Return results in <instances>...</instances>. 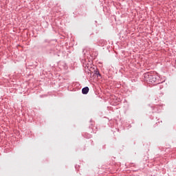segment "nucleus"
Here are the masks:
<instances>
[{
    "instance_id": "1",
    "label": "nucleus",
    "mask_w": 176,
    "mask_h": 176,
    "mask_svg": "<svg viewBox=\"0 0 176 176\" xmlns=\"http://www.w3.org/2000/svg\"><path fill=\"white\" fill-rule=\"evenodd\" d=\"M144 78H146V80L148 82H151L152 83V82H155V80H156V78H153V76L149 74V73H146L144 74Z\"/></svg>"
},
{
    "instance_id": "2",
    "label": "nucleus",
    "mask_w": 176,
    "mask_h": 176,
    "mask_svg": "<svg viewBox=\"0 0 176 176\" xmlns=\"http://www.w3.org/2000/svg\"><path fill=\"white\" fill-rule=\"evenodd\" d=\"M82 94H87V93H89V88L87 87H84L82 89Z\"/></svg>"
},
{
    "instance_id": "3",
    "label": "nucleus",
    "mask_w": 176,
    "mask_h": 176,
    "mask_svg": "<svg viewBox=\"0 0 176 176\" xmlns=\"http://www.w3.org/2000/svg\"><path fill=\"white\" fill-rule=\"evenodd\" d=\"M96 74H97L98 75H99V76H100V72H96Z\"/></svg>"
}]
</instances>
